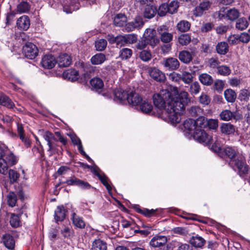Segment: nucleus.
<instances>
[{
  "mask_svg": "<svg viewBox=\"0 0 250 250\" xmlns=\"http://www.w3.org/2000/svg\"><path fill=\"white\" fill-rule=\"evenodd\" d=\"M170 91L163 89L153 96L155 106L160 110L165 109L172 124L180 122L181 115L185 110V106L189 102L188 94L185 91L180 93L177 87H170Z\"/></svg>",
  "mask_w": 250,
  "mask_h": 250,
  "instance_id": "nucleus-1",
  "label": "nucleus"
},
{
  "mask_svg": "<svg viewBox=\"0 0 250 250\" xmlns=\"http://www.w3.org/2000/svg\"><path fill=\"white\" fill-rule=\"evenodd\" d=\"M224 152L230 159L229 166L235 171L237 170L240 176L244 177L248 172V166L241 157L237 156L236 150L231 147H226Z\"/></svg>",
  "mask_w": 250,
  "mask_h": 250,
  "instance_id": "nucleus-2",
  "label": "nucleus"
},
{
  "mask_svg": "<svg viewBox=\"0 0 250 250\" xmlns=\"http://www.w3.org/2000/svg\"><path fill=\"white\" fill-rule=\"evenodd\" d=\"M0 158H4L10 166L15 165L18 162L16 156L4 146H0Z\"/></svg>",
  "mask_w": 250,
  "mask_h": 250,
  "instance_id": "nucleus-3",
  "label": "nucleus"
},
{
  "mask_svg": "<svg viewBox=\"0 0 250 250\" xmlns=\"http://www.w3.org/2000/svg\"><path fill=\"white\" fill-rule=\"evenodd\" d=\"M22 54L25 57L32 60L38 56V49L33 43L28 42L22 47Z\"/></svg>",
  "mask_w": 250,
  "mask_h": 250,
  "instance_id": "nucleus-4",
  "label": "nucleus"
},
{
  "mask_svg": "<svg viewBox=\"0 0 250 250\" xmlns=\"http://www.w3.org/2000/svg\"><path fill=\"white\" fill-rule=\"evenodd\" d=\"M192 136L199 143L207 145L211 144L212 141V137L208 134L203 129H198L194 131Z\"/></svg>",
  "mask_w": 250,
  "mask_h": 250,
  "instance_id": "nucleus-5",
  "label": "nucleus"
},
{
  "mask_svg": "<svg viewBox=\"0 0 250 250\" xmlns=\"http://www.w3.org/2000/svg\"><path fill=\"white\" fill-rule=\"evenodd\" d=\"M162 64L167 70L174 71L178 69L180 62L177 59L173 57L164 58Z\"/></svg>",
  "mask_w": 250,
  "mask_h": 250,
  "instance_id": "nucleus-6",
  "label": "nucleus"
},
{
  "mask_svg": "<svg viewBox=\"0 0 250 250\" xmlns=\"http://www.w3.org/2000/svg\"><path fill=\"white\" fill-rule=\"evenodd\" d=\"M91 171L96 175L102 184L106 187L107 190L109 192L112 189V188L108 183V179L107 176L97 166H94L91 167Z\"/></svg>",
  "mask_w": 250,
  "mask_h": 250,
  "instance_id": "nucleus-7",
  "label": "nucleus"
},
{
  "mask_svg": "<svg viewBox=\"0 0 250 250\" xmlns=\"http://www.w3.org/2000/svg\"><path fill=\"white\" fill-rule=\"evenodd\" d=\"M144 38L152 47L155 46L159 42V39L156 36V31L153 29H146L144 34Z\"/></svg>",
  "mask_w": 250,
  "mask_h": 250,
  "instance_id": "nucleus-8",
  "label": "nucleus"
},
{
  "mask_svg": "<svg viewBox=\"0 0 250 250\" xmlns=\"http://www.w3.org/2000/svg\"><path fill=\"white\" fill-rule=\"evenodd\" d=\"M148 72L150 77L157 82H163L166 79L165 73L155 67H149Z\"/></svg>",
  "mask_w": 250,
  "mask_h": 250,
  "instance_id": "nucleus-9",
  "label": "nucleus"
},
{
  "mask_svg": "<svg viewBox=\"0 0 250 250\" xmlns=\"http://www.w3.org/2000/svg\"><path fill=\"white\" fill-rule=\"evenodd\" d=\"M158 32L160 36L161 41L164 43H169L173 39L172 34L168 32L166 26H160L158 28Z\"/></svg>",
  "mask_w": 250,
  "mask_h": 250,
  "instance_id": "nucleus-10",
  "label": "nucleus"
},
{
  "mask_svg": "<svg viewBox=\"0 0 250 250\" xmlns=\"http://www.w3.org/2000/svg\"><path fill=\"white\" fill-rule=\"evenodd\" d=\"M185 128L184 131L188 137H191L193 136V132L196 131L195 124V120L188 119L184 121L183 124Z\"/></svg>",
  "mask_w": 250,
  "mask_h": 250,
  "instance_id": "nucleus-11",
  "label": "nucleus"
},
{
  "mask_svg": "<svg viewBox=\"0 0 250 250\" xmlns=\"http://www.w3.org/2000/svg\"><path fill=\"white\" fill-rule=\"evenodd\" d=\"M128 91L124 90L121 88L115 90L114 100L119 103H123L127 100Z\"/></svg>",
  "mask_w": 250,
  "mask_h": 250,
  "instance_id": "nucleus-12",
  "label": "nucleus"
},
{
  "mask_svg": "<svg viewBox=\"0 0 250 250\" xmlns=\"http://www.w3.org/2000/svg\"><path fill=\"white\" fill-rule=\"evenodd\" d=\"M17 28L21 30L26 31L30 27V21L27 16L23 15L20 17L17 21Z\"/></svg>",
  "mask_w": 250,
  "mask_h": 250,
  "instance_id": "nucleus-13",
  "label": "nucleus"
},
{
  "mask_svg": "<svg viewBox=\"0 0 250 250\" xmlns=\"http://www.w3.org/2000/svg\"><path fill=\"white\" fill-rule=\"evenodd\" d=\"M167 237L164 235H156L149 242L150 246L157 248L164 246L167 242Z\"/></svg>",
  "mask_w": 250,
  "mask_h": 250,
  "instance_id": "nucleus-14",
  "label": "nucleus"
},
{
  "mask_svg": "<svg viewBox=\"0 0 250 250\" xmlns=\"http://www.w3.org/2000/svg\"><path fill=\"white\" fill-rule=\"evenodd\" d=\"M56 63L55 58L51 55H44L42 60V66L46 69L52 68Z\"/></svg>",
  "mask_w": 250,
  "mask_h": 250,
  "instance_id": "nucleus-15",
  "label": "nucleus"
},
{
  "mask_svg": "<svg viewBox=\"0 0 250 250\" xmlns=\"http://www.w3.org/2000/svg\"><path fill=\"white\" fill-rule=\"evenodd\" d=\"M1 242L8 250H13L15 248V239L10 234L6 233L3 235L1 238Z\"/></svg>",
  "mask_w": 250,
  "mask_h": 250,
  "instance_id": "nucleus-16",
  "label": "nucleus"
},
{
  "mask_svg": "<svg viewBox=\"0 0 250 250\" xmlns=\"http://www.w3.org/2000/svg\"><path fill=\"white\" fill-rule=\"evenodd\" d=\"M56 62L58 63L60 67H68L72 63V59L68 54H62L59 56Z\"/></svg>",
  "mask_w": 250,
  "mask_h": 250,
  "instance_id": "nucleus-17",
  "label": "nucleus"
},
{
  "mask_svg": "<svg viewBox=\"0 0 250 250\" xmlns=\"http://www.w3.org/2000/svg\"><path fill=\"white\" fill-rule=\"evenodd\" d=\"M127 101L129 104L136 106L140 104L143 101V99L139 94L133 91H130Z\"/></svg>",
  "mask_w": 250,
  "mask_h": 250,
  "instance_id": "nucleus-18",
  "label": "nucleus"
},
{
  "mask_svg": "<svg viewBox=\"0 0 250 250\" xmlns=\"http://www.w3.org/2000/svg\"><path fill=\"white\" fill-rule=\"evenodd\" d=\"M62 76L65 79L70 81H75L79 77L78 71L74 69H69L65 71Z\"/></svg>",
  "mask_w": 250,
  "mask_h": 250,
  "instance_id": "nucleus-19",
  "label": "nucleus"
},
{
  "mask_svg": "<svg viewBox=\"0 0 250 250\" xmlns=\"http://www.w3.org/2000/svg\"><path fill=\"white\" fill-rule=\"evenodd\" d=\"M157 8L152 5H147L145 8L143 15L146 19H150L153 18L156 14Z\"/></svg>",
  "mask_w": 250,
  "mask_h": 250,
  "instance_id": "nucleus-20",
  "label": "nucleus"
},
{
  "mask_svg": "<svg viewBox=\"0 0 250 250\" xmlns=\"http://www.w3.org/2000/svg\"><path fill=\"white\" fill-rule=\"evenodd\" d=\"M193 53H190L187 50L180 51L179 54V60L184 63L188 64L192 60Z\"/></svg>",
  "mask_w": 250,
  "mask_h": 250,
  "instance_id": "nucleus-21",
  "label": "nucleus"
},
{
  "mask_svg": "<svg viewBox=\"0 0 250 250\" xmlns=\"http://www.w3.org/2000/svg\"><path fill=\"white\" fill-rule=\"evenodd\" d=\"M91 250H107V244L100 239H95L92 242Z\"/></svg>",
  "mask_w": 250,
  "mask_h": 250,
  "instance_id": "nucleus-22",
  "label": "nucleus"
},
{
  "mask_svg": "<svg viewBox=\"0 0 250 250\" xmlns=\"http://www.w3.org/2000/svg\"><path fill=\"white\" fill-rule=\"evenodd\" d=\"M222 133L226 135L234 134L235 131V126L230 123H223L220 126Z\"/></svg>",
  "mask_w": 250,
  "mask_h": 250,
  "instance_id": "nucleus-23",
  "label": "nucleus"
},
{
  "mask_svg": "<svg viewBox=\"0 0 250 250\" xmlns=\"http://www.w3.org/2000/svg\"><path fill=\"white\" fill-rule=\"evenodd\" d=\"M65 217V210L63 206H58L55 210L54 219L56 222L62 221Z\"/></svg>",
  "mask_w": 250,
  "mask_h": 250,
  "instance_id": "nucleus-24",
  "label": "nucleus"
},
{
  "mask_svg": "<svg viewBox=\"0 0 250 250\" xmlns=\"http://www.w3.org/2000/svg\"><path fill=\"white\" fill-rule=\"evenodd\" d=\"M22 214V212H20L18 215L15 213H10L11 217L10 218V224L12 227L16 228L21 225V221L20 217Z\"/></svg>",
  "mask_w": 250,
  "mask_h": 250,
  "instance_id": "nucleus-25",
  "label": "nucleus"
},
{
  "mask_svg": "<svg viewBox=\"0 0 250 250\" xmlns=\"http://www.w3.org/2000/svg\"><path fill=\"white\" fill-rule=\"evenodd\" d=\"M72 220L73 224L76 227L80 229H83L85 227V223L83 218L75 212L72 213Z\"/></svg>",
  "mask_w": 250,
  "mask_h": 250,
  "instance_id": "nucleus-26",
  "label": "nucleus"
},
{
  "mask_svg": "<svg viewBox=\"0 0 250 250\" xmlns=\"http://www.w3.org/2000/svg\"><path fill=\"white\" fill-rule=\"evenodd\" d=\"M106 60L105 56L104 54L99 53L93 56L90 61L92 64L99 65L102 64Z\"/></svg>",
  "mask_w": 250,
  "mask_h": 250,
  "instance_id": "nucleus-27",
  "label": "nucleus"
},
{
  "mask_svg": "<svg viewBox=\"0 0 250 250\" xmlns=\"http://www.w3.org/2000/svg\"><path fill=\"white\" fill-rule=\"evenodd\" d=\"M216 51L220 55H225L229 51L228 44L225 42H218L216 46Z\"/></svg>",
  "mask_w": 250,
  "mask_h": 250,
  "instance_id": "nucleus-28",
  "label": "nucleus"
},
{
  "mask_svg": "<svg viewBox=\"0 0 250 250\" xmlns=\"http://www.w3.org/2000/svg\"><path fill=\"white\" fill-rule=\"evenodd\" d=\"M224 97L229 103H234L236 99L237 95L235 92L231 89H227L224 91Z\"/></svg>",
  "mask_w": 250,
  "mask_h": 250,
  "instance_id": "nucleus-29",
  "label": "nucleus"
},
{
  "mask_svg": "<svg viewBox=\"0 0 250 250\" xmlns=\"http://www.w3.org/2000/svg\"><path fill=\"white\" fill-rule=\"evenodd\" d=\"M191 245L196 248H201L205 243V240L201 237L196 236H192L189 240Z\"/></svg>",
  "mask_w": 250,
  "mask_h": 250,
  "instance_id": "nucleus-30",
  "label": "nucleus"
},
{
  "mask_svg": "<svg viewBox=\"0 0 250 250\" xmlns=\"http://www.w3.org/2000/svg\"><path fill=\"white\" fill-rule=\"evenodd\" d=\"M127 21V18L123 14H117L114 18V24L117 26H123Z\"/></svg>",
  "mask_w": 250,
  "mask_h": 250,
  "instance_id": "nucleus-31",
  "label": "nucleus"
},
{
  "mask_svg": "<svg viewBox=\"0 0 250 250\" xmlns=\"http://www.w3.org/2000/svg\"><path fill=\"white\" fill-rule=\"evenodd\" d=\"M199 80L204 85H210L213 82L212 77L208 74L203 73L199 75Z\"/></svg>",
  "mask_w": 250,
  "mask_h": 250,
  "instance_id": "nucleus-32",
  "label": "nucleus"
},
{
  "mask_svg": "<svg viewBox=\"0 0 250 250\" xmlns=\"http://www.w3.org/2000/svg\"><path fill=\"white\" fill-rule=\"evenodd\" d=\"M44 139L47 142L49 147L48 151H51L54 149V146L51 142L53 138H54V134L49 131H46L43 135Z\"/></svg>",
  "mask_w": 250,
  "mask_h": 250,
  "instance_id": "nucleus-33",
  "label": "nucleus"
},
{
  "mask_svg": "<svg viewBox=\"0 0 250 250\" xmlns=\"http://www.w3.org/2000/svg\"><path fill=\"white\" fill-rule=\"evenodd\" d=\"M90 84L92 87L96 90L101 89L104 87V82L99 78H94L91 79Z\"/></svg>",
  "mask_w": 250,
  "mask_h": 250,
  "instance_id": "nucleus-34",
  "label": "nucleus"
},
{
  "mask_svg": "<svg viewBox=\"0 0 250 250\" xmlns=\"http://www.w3.org/2000/svg\"><path fill=\"white\" fill-rule=\"evenodd\" d=\"M140 104V109L142 112L148 114L152 111L153 106L150 103L143 100Z\"/></svg>",
  "mask_w": 250,
  "mask_h": 250,
  "instance_id": "nucleus-35",
  "label": "nucleus"
},
{
  "mask_svg": "<svg viewBox=\"0 0 250 250\" xmlns=\"http://www.w3.org/2000/svg\"><path fill=\"white\" fill-rule=\"evenodd\" d=\"M30 8L28 2L22 1L20 2L17 6V11L19 13H23L27 12Z\"/></svg>",
  "mask_w": 250,
  "mask_h": 250,
  "instance_id": "nucleus-36",
  "label": "nucleus"
},
{
  "mask_svg": "<svg viewBox=\"0 0 250 250\" xmlns=\"http://www.w3.org/2000/svg\"><path fill=\"white\" fill-rule=\"evenodd\" d=\"M196 130L203 129L207 125V120L204 117L200 116L195 120Z\"/></svg>",
  "mask_w": 250,
  "mask_h": 250,
  "instance_id": "nucleus-37",
  "label": "nucleus"
},
{
  "mask_svg": "<svg viewBox=\"0 0 250 250\" xmlns=\"http://www.w3.org/2000/svg\"><path fill=\"white\" fill-rule=\"evenodd\" d=\"M234 117V114L227 109L223 110L220 114V119L225 121H229Z\"/></svg>",
  "mask_w": 250,
  "mask_h": 250,
  "instance_id": "nucleus-38",
  "label": "nucleus"
},
{
  "mask_svg": "<svg viewBox=\"0 0 250 250\" xmlns=\"http://www.w3.org/2000/svg\"><path fill=\"white\" fill-rule=\"evenodd\" d=\"M190 27V23L187 21H181L177 25V29L182 32L188 31Z\"/></svg>",
  "mask_w": 250,
  "mask_h": 250,
  "instance_id": "nucleus-39",
  "label": "nucleus"
},
{
  "mask_svg": "<svg viewBox=\"0 0 250 250\" xmlns=\"http://www.w3.org/2000/svg\"><path fill=\"white\" fill-rule=\"evenodd\" d=\"M181 80L186 84H189L193 81V77L192 74L188 71H183L181 74Z\"/></svg>",
  "mask_w": 250,
  "mask_h": 250,
  "instance_id": "nucleus-40",
  "label": "nucleus"
},
{
  "mask_svg": "<svg viewBox=\"0 0 250 250\" xmlns=\"http://www.w3.org/2000/svg\"><path fill=\"white\" fill-rule=\"evenodd\" d=\"M0 104L9 108H13L15 106L13 102L7 96L0 97Z\"/></svg>",
  "mask_w": 250,
  "mask_h": 250,
  "instance_id": "nucleus-41",
  "label": "nucleus"
},
{
  "mask_svg": "<svg viewBox=\"0 0 250 250\" xmlns=\"http://www.w3.org/2000/svg\"><path fill=\"white\" fill-rule=\"evenodd\" d=\"M132 55V51L131 49L124 48L120 51V57L123 60H126L130 58Z\"/></svg>",
  "mask_w": 250,
  "mask_h": 250,
  "instance_id": "nucleus-42",
  "label": "nucleus"
},
{
  "mask_svg": "<svg viewBox=\"0 0 250 250\" xmlns=\"http://www.w3.org/2000/svg\"><path fill=\"white\" fill-rule=\"evenodd\" d=\"M249 25L248 21L245 18H240L236 22V28L240 30L246 29Z\"/></svg>",
  "mask_w": 250,
  "mask_h": 250,
  "instance_id": "nucleus-43",
  "label": "nucleus"
},
{
  "mask_svg": "<svg viewBox=\"0 0 250 250\" xmlns=\"http://www.w3.org/2000/svg\"><path fill=\"white\" fill-rule=\"evenodd\" d=\"M139 58L144 62H148L152 58L151 53L147 50H143L139 53Z\"/></svg>",
  "mask_w": 250,
  "mask_h": 250,
  "instance_id": "nucleus-44",
  "label": "nucleus"
},
{
  "mask_svg": "<svg viewBox=\"0 0 250 250\" xmlns=\"http://www.w3.org/2000/svg\"><path fill=\"white\" fill-rule=\"evenodd\" d=\"M239 16V11L235 9H231L228 11L226 14V18L230 21H234L237 19Z\"/></svg>",
  "mask_w": 250,
  "mask_h": 250,
  "instance_id": "nucleus-45",
  "label": "nucleus"
},
{
  "mask_svg": "<svg viewBox=\"0 0 250 250\" xmlns=\"http://www.w3.org/2000/svg\"><path fill=\"white\" fill-rule=\"evenodd\" d=\"M200 85L198 82H194L191 83L189 88V92L192 95H196L200 91Z\"/></svg>",
  "mask_w": 250,
  "mask_h": 250,
  "instance_id": "nucleus-46",
  "label": "nucleus"
},
{
  "mask_svg": "<svg viewBox=\"0 0 250 250\" xmlns=\"http://www.w3.org/2000/svg\"><path fill=\"white\" fill-rule=\"evenodd\" d=\"M7 198L8 205L11 207L15 206L17 201L16 194L13 192H10L7 195Z\"/></svg>",
  "mask_w": 250,
  "mask_h": 250,
  "instance_id": "nucleus-47",
  "label": "nucleus"
},
{
  "mask_svg": "<svg viewBox=\"0 0 250 250\" xmlns=\"http://www.w3.org/2000/svg\"><path fill=\"white\" fill-rule=\"evenodd\" d=\"M191 41L190 36L188 34H182L178 37V42L182 45H186L188 44Z\"/></svg>",
  "mask_w": 250,
  "mask_h": 250,
  "instance_id": "nucleus-48",
  "label": "nucleus"
},
{
  "mask_svg": "<svg viewBox=\"0 0 250 250\" xmlns=\"http://www.w3.org/2000/svg\"><path fill=\"white\" fill-rule=\"evenodd\" d=\"M217 71L218 74L225 76L229 75L231 73L229 67L225 65L219 66L217 68Z\"/></svg>",
  "mask_w": 250,
  "mask_h": 250,
  "instance_id": "nucleus-49",
  "label": "nucleus"
},
{
  "mask_svg": "<svg viewBox=\"0 0 250 250\" xmlns=\"http://www.w3.org/2000/svg\"><path fill=\"white\" fill-rule=\"evenodd\" d=\"M107 45V42L105 39H100L95 42V47L97 50L99 51L105 49Z\"/></svg>",
  "mask_w": 250,
  "mask_h": 250,
  "instance_id": "nucleus-50",
  "label": "nucleus"
},
{
  "mask_svg": "<svg viewBox=\"0 0 250 250\" xmlns=\"http://www.w3.org/2000/svg\"><path fill=\"white\" fill-rule=\"evenodd\" d=\"M9 165L6 162V160L3 158H0V173L5 175L7 173Z\"/></svg>",
  "mask_w": 250,
  "mask_h": 250,
  "instance_id": "nucleus-51",
  "label": "nucleus"
},
{
  "mask_svg": "<svg viewBox=\"0 0 250 250\" xmlns=\"http://www.w3.org/2000/svg\"><path fill=\"white\" fill-rule=\"evenodd\" d=\"M8 175L11 183H14L17 182L20 177L19 173L13 169L9 170L8 172Z\"/></svg>",
  "mask_w": 250,
  "mask_h": 250,
  "instance_id": "nucleus-52",
  "label": "nucleus"
},
{
  "mask_svg": "<svg viewBox=\"0 0 250 250\" xmlns=\"http://www.w3.org/2000/svg\"><path fill=\"white\" fill-rule=\"evenodd\" d=\"M16 15V12L14 11H10L6 14V25L8 26L12 24L14 21Z\"/></svg>",
  "mask_w": 250,
  "mask_h": 250,
  "instance_id": "nucleus-53",
  "label": "nucleus"
},
{
  "mask_svg": "<svg viewBox=\"0 0 250 250\" xmlns=\"http://www.w3.org/2000/svg\"><path fill=\"white\" fill-rule=\"evenodd\" d=\"M208 65L211 68H218L220 62L217 58H211L208 60Z\"/></svg>",
  "mask_w": 250,
  "mask_h": 250,
  "instance_id": "nucleus-54",
  "label": "nucleus"
},
{
  "mask_svg": "<svg viewBox=\"0 0 250 250\" xmlns=\"http://www.w3.org/2000/svg\"><path fill=\"white\" fill-rule=\"evenodd\" d=\"M158 12V14L160 16H165L166 13L167 12L169 13L168 4L167 3H162L161 5H160L158 10L157 11Z\"/></svg>",
  "mask_w": 250,
  "mask_h": 250,
  "instance_id": "nucleus-55",
  "label": "nucleus"
},
{
  "mask_svg": "<svg viewBox=\"0 0 250 250\" xmlns=\"http://www.w3.org/2000/svg\"><path fill=\"white\" fill-rule=\"evenodd\" d=\"M169 13L173 14L176 12L179 7V3L177 0H172L168 5Z\"/></svg>",
  "mask_w": 250,
  "mask_h": 250,
  "instance_id": "nucleus-56",
  "label": "nucleus"
},
{
  "mask_svg": "<svg viewBox=\"0 0 250 250\" xmlns=\"http://www.w3.org/2000/svg\"><path fill=\"white\" fill-rule=\"evenodd\" d=\"M250 96V92L247 89L241 90L239 95V99L241 101H247Z\"/></svg>",
  "mask_w": 250,
  "mask_h": 250,
  "instance_id": "nucleus-57",
  "label": "nucleus"
},
{
  "mask_svg": "<svg viewBox=\"0 0 250 250\" xmlns=\"http://www.w3.org/2000/svg\"><path fill=\"white\" fill-rule=\"evenodd\" d=\"M79 182H80V179L73 176L69 178L66 180V181L64 182L63 183H65L68 186H78Z\"/></svg>",
  "mask_w": 250,
  "mask_h": 250,
  "instance_id": "nucleus-58",
  "label": "nucleus"
},
{
  "mask_svg": "<svg viewBox=\"0 0 250 250\" xmlns=\"http://www.w3.org/2000/svg\"><path fill=\"white\" fill-rule=\"evenodd\" d=\"M81 66L85 72V75L88 76L89 74L93 72L94 71V68L89 63H82Z\"/></svg>",
  "mask_w": 250,
  "mask_h": 250,
  "instance_id": "nucleus-59",
  "label": "nucleus"
},
{
  "mask_svg": "<svg viewBox=\"0 0 250 250\" xmlns=\"http://www.w3.org/2000/svg\"><path fill=\"white\" fill-rule=\"evenodd\" d=\"M125 36L126 43L133 44L135 43L137 41V36L134 34H128L125 35Z\"/></svg>",
  "mask_w": 250,
  "mask_h": 250,
  "instance_id": "nucleus-60",
  "label": "nucleus"
},
{
  "mask_svg": "<svg viewBox=\"0 0 250 250\" xmlns=\"http://www.w3.org/2000/svg\"><path fill=\"white\" fill-rule=\"evenodd\" d=\"M199 101L203 104L208 105L210 102V99L207 95L202 93L199 97Z\"/></svg>",
  "mask_w": 250,
  "mask_h": 250,
  "instance_id": "nucleus-61",
  "label": "nucleus"
},
{
  "mask_svg": "<svg viewBox=\"0 0 250 250\" xmlns=\"http://www.w3.org/2000/svg\"><path fill=\"white\" fill-rule=\"evenodd\" d=\"M133 22L136 28L142 27L144 24L142 17L140 16H137L133 21Z\"/></svg>",
  "mask_w": 250,
  "mask_h": 250,
  "instance_id": "nucleus-62",
  "label": "nucleus"
},
{
  "mask_svg": "<svg viewBox=\"0 0 250 250\" xmlns=\"http://www.w3.org/2000/svg\"><path fill=\"white\" fill-rule=\"evenodd\" d=\"M239 41L243 43H248L250 41V36L247 32H243L239 35Z\"/></svg>",
  "mask_w": 250,
  "mask_h": 250,
  "instance_id": "nucleus-63",
  "label": "nucleus"
},
{
  "mask_svg": "<svg viewBox=\"0 0 250 250\" xmlns=\"http://www.w3.org/2000/svg\"><path fill=\"white\" fill-rule=\"evenodd\" d=\"M224 83L223 81L217 80L215 81L213 87L214 89L218 91H221L224 88Z\"/></svg>",
  "mask_w": 250,
  "mask_h": 250,
  "instance_id": "nucleus-64",
  "label": "nucleus"
}]
</instances>
